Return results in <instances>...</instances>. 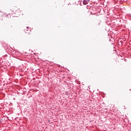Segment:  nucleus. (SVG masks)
<instances>
[{
    "instance_id": "nucleus-1",
    "label": "nucleus",
    "mask_w": 131,
    "mask_h": 131,
    "mask_svg": "<svg viewBox=\"0 0 131 131\" xmlns=\"http://www.w3.org/2000/svg\"><path fill=\"white\" fill-rule=\"evenodd\" d=\"M92 9L93 10V12H94V13H97V7L96 6L93 7Z\"/></svg>"
},
{
    "instance_id": "nucleus-2",
    "label": "nucleus",
    "mask_w": 131,
    "mask_h": 131,
    "mask_svg": "<svg viewBox=\"0 0 131 131\" xmlns=\"http://www.w3.org/2000/svg\"><path fill=\"white\" fill-rule=\"evenodd\" d=\"M89 1H86V0H84L83 2V5H88V4L89 3Z\"/></svg>"
}]
</instances>
